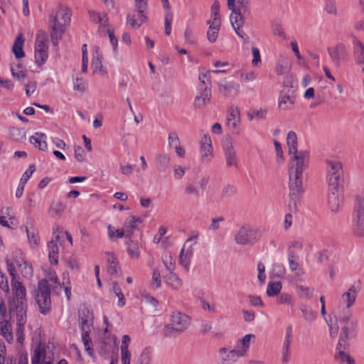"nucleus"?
<instances>
[{"mask_svg":"<svg viewBox=\"0 0 364 364\" xmlns=\"http://www.w3.org/2000/svg\"><path fill=\"white\" fill-rule=\"evenodd\" d=\"M264 230L245 224L240 227L235 235V242L241 245H252L262 236Z\"/></svg>","mask_w":364,"mask_h":364,"instance_id":"39448f33","label":"nucleus"},{"mask_svg":"<svg viewBox=\"0 0 364 364\" xmlns=\"http://www.w3.org/2000/svg\"><path fill=\"white\" fill-rule=\"evenodd\" d=\"M289 154L291 158L289 162V208L291 212L298 209V203L304 192L303 173L309 163V152L306 150H297V136L294 132L290 131L287 137Z\"/></svg>","mask_w":364,"mask_h":364,"instance_id":"f257e3e1","label":"nucleus"},{"mask_svg":"<svg viewBox=\"0 0 364 364\" xmlns=\"http://www.w3.org/2000/svg\"><path fill=\"white\" fill-rule=\"evenodd\" d=\"M292 337V326L290 325L287 328L286 336L284 342L283 348L289 349Z\"/></svg>","mask_w":364,"mask_h":364,"instance_id":"69168bd1","label":"nucleus"},{"mask_svg":"<svg viewBox=\"0 0 364 364\" xmlns=\"http://www.w3.org/2000/svg\"><path fill=\"white\" fill-rule=\"evenodd\" d=\"M343 186H328V203L332 212H338L341 204V195L343 192Z\"/></svg>","mask_w":364,"mask_h":364,"instance_id":"dca6fc26","label":"nucleus"},{"mask_svg":"<svg viewBox=\"0 0 364 364\" xmlns=\"http://www.w3.org/2000/svg\"><path fill=\"white\" fill-rule=\"evenodd\" d=\"M356 326L357 321H352L349 325H345L342 327L338 341L339 346L343 347L344 349H347L348 348V340L355 336Z\"/></svg>","mask_w":364,"mask_h":364,"instance_id":"f8f14e48","label":"nucleus"},{"mask_svg":"<svg viewBox=\"0 0 364 364\" xmlns=\"http://www.w3.org/2000/svg\"><path fill=\"white\" fill-rule=\"evenodd\" d=\"M11 260L16 264L18 267H21L25 262L23 252L20 250H14L12 252V259Z\"/></svg>","mask_w":364,"mask_h":364,"instance_id":"49530a36","label":"nucleus"},{"mask_svg":"<svg viewBox=\"0 0 364 364\" xmlns=\"http://www.w3.org/2000/svg\"><path fill=\"white\" fill-rule=\"evenodd\" d=\"M218 364H232L237 358L241 357L236 351V349H230L226 347L218 350Z\"/></svg>","mask_w":364,"mask_h":364,"instance_id":"a211bd4d","label":"nucleus"},{"mask_svg":"<svg viewBox=\"0 0 364 364\" xmlns=\"http://www.w3.org/2000/svg\"><path fill=\"white\" fill-rule=\"evenodd\" d=\"M300 310L304 318L308 322L314 321L316 318V313L313 311L308 306L301 304Z\"/></svg>","mask_w":364,"mask_h":364,"instance_id":"79ce46f5","label":"nucleus"},{"mask_svg":"<svg viewBox=\"0 0 364 364\" xmlns=\"http://www.w3.org/2000/svg\"><path fill=\"white\" fill-rule=\"evenodd\" d=\"M288 263L292 272H297V274H303L304 273L302 267L298 262V259H288Z\"/></svg>","mask_w":364,"mask_h":364,"instance_id":"603ef678","label":"nucleus"},{"mask_svg":"<svg viewBox=\"0 0 364 364\" xmlns=\"http://www.w3.org/2000/svg\"><path fill=\"white\" fill-rule=\"evenodd\" d=\"M207 23H210L209 29L207 33L208 39L210 42L214 43L217 40L218 33L220 28V19H213L211 23H210L209 21H208Z\"/></svg>","mask_w":364,"mask_h":364,"instance_id":"cd10ccee","label":"nucleus"},{"mask_svg":"<svg viewBox=\"0 0 364 364\" xmlns=\"http://www.w3.org/2000/svg\"><path fill=\"white\" fill-rule=\"evenodd\" d=\"M0 333L9 343L13 342L12 326L9 321L6 320L0 321Z\"/></svg>","mask_w":364,"mask_h":364,"instance_id":"473e14b6","label":"nucleus"},{"mask_svg":"<svg viewBox=\"0 0 364 364\" xmlns=\"http://www.w3.org/2000/svg\"><path fill=\"white\" fill-rule=\"evenodd\" d=\"M108 266H107V270L108 272L110 274H117L118 271L120 269L119 267L118 266V260L117 259L114 257L113 255H111V257L108 259Z\"/></svg>","mask_w":364,"mask_h":364,"instance_id":"a18cd8bd","label":"nucleus"},{"mask_svg":"<svg viewBox=\"0 0 364 364\" xmlns=\"http://www.w3.org/2000/svg\"><path fill=\"white\" fill-rule=\"evenodd\" d=\"M296 292L300 298L311 299L313 296L314 289L304 285L296 284Z\"/></svg>","mask_w":364,"mask_h":364,"instance_id":"58836bf2","label":"nucleus"},{"mask_svg":"<svg viewBox=\"0 0 364 364\" xmlns=\"http://www.w3.org/2000/svg\"><path fill=\"white\" fill-rule=\"evenodd\" d=\"M45 354V350L38 346L34 350L33 355L31 358L32 364H40L41 356Z\"/></svg>","mask_w":364,"mask_h":364,"instance_id":"4d7b16f0","label":"nucleus"},{"mask_svg":"<svg viewBox=\"0 0 364 364\" xmlns=\"http://www.w3.org/2000/svg\"><path fill=\"white\" fill-rule=\"evenodd\" d=\"M327 181L328 186H343V168L340 161L326 160Z\"/></svg>","mask_w":364,"mask_h":364,"instance_id":"423d86ee","label":"nucleus"},{"mask_svg":"<svg viewBox=\"0 0 364 364\" xmlns=\"http://www.w3.org/2000/svg\"><path fill=\"white\" fill-rule=\"evenodd\" d=\"M225 220V218L223 216H218L217 218H214L211 219V223L209 225L208 229L210 230H218L220 229V223L223 222Z\"/></svg>","mask_w":364,"mask_h":364,"instance_id":"680f3d73","label":"nucleus"},{"mask_svg":"<svg viewBox=\"0 0 364 364\" xmlns=\"http://www.w3.org/2000/svg\"><path fill=\"white\" fill-rule=\"evenodd\" d=\"M171 22H172V14L170 12H167L165 16V18H164L165 33L167 36H169L171 34Z\"/></svg>","mask_w":364,"mask_h":364,"instance_id":"0e129e2a","label":"nucleus"},{"mask_svg":"<svg viewBox=\"0 0 364 364\" xmlns=\"http://www.w3.org/2000/svg\"><path fill=\"white\" fill-rule=\"evenodd\" d=\"M201 158L203 161L208 162L213 157L211 139L209 136L205 135L200 144Z\"/></svg>","mask_w":364,"mask_h":364,"instance_id":"6ab92c4d","label":"nucleus"},{"mask_svg":"<svg viewBox=\"0 0 364 364\" xmlns=\"http://www.w3.org/2000/svg\"><path fill=\"white\" fill-rule=\"evenodd\" d=\"M91 68L93 70V73H96L98 71L103 74L106 73L102 67V55L100 53V48L97 46H95L93 50Z\"/></svg>","mask_w":364,"mask_h":364,"instance_id":"4be33fe9","label":"nucleus"},{"mask_svg":"<svg viewBox=\"0 0 364 364\" xmlns=\"http://www.w3.org/2000/svg\"><path fill=\"white\" fill-rule=\"evenodd\" d=\"M250 0H227V6L232 11L230 21L235 33L242 39L246 35L240 28L244 25L245 16L250 14Z\"/></svg>","mask_w":364,"mask_h":364,"instance_id":"f03ea898","label":"nucleus"},{"mask_svg":"<svg viewBox=\"0 0 364 364\" xmlns=\"http://www.w3.org/2000/svg\"><path fill=\"white\" fill-rule=\"evenodd\" d=\"M240 122V112L237 107H231L229 109L228 117V125L234 132L238 129V124Z\"/></svg>","mask_w":364,"mask_h":364,"instance_id":"bb28decb","label":"nucleus"},{"mask_svg":"<svg viewBox=\"0 0 364 364\" xmlns=\"http://www.w3.org/2000/svg\"><path fill=\"white\" fill-rule=\"evenodd\" d=\"M90 328L85 329L82 331V341L85 346V350L87 352L90 356L93 355V349L92 348V342L90 336L89 331Z\"/></svg>","mask_w":364,"mask_h":364,"instance_id":"4c0bfd02","label":"nucleus"},{"mask_svg":"<svg viewBox=\"0 0 364 364\" xmlns=\"http://www.w3.org/2000/svg\"><path fill=\"white\" fill-rule=\"evenodd\" d=\"M185 193L188 196H193L196 198L200 197V192L197 187L193 184L188 183L185 188Z\"/></svg>","mask_w":364,"mask_h":364,"instance_id":"bf43d9fd","label":"nucleus"},{"mask_svg":"<svg viewBox=\"0 0 364 364\" xmlns=\"http://www.w3.org/2000/svg\"><path fill=\"white\" fill-rule=\"evenodd\" d=\"M161 274L158 269H154L152 274L151 284L155 288L161 287Z\"/></svg>","mask_w":364,"mask_h":364,"instance_id":"052dcab7","label":"nucleus"},{"mask_svg":"<svg viewBox=\"0 0 364 364\" xmlns=\"http://www.w3.org/2000/svg\"><path fill=\"white\" fill-rule=\"evenodd\" d=\"M290 69V62L287 58H282L280 59L276 67V73L279 75H282Z\"/></svg>","mask_w":364,"mask_h":364,"instance_id":"c03bdc74","label":"nucleus"},{"mask_svg":"<svg viewBox=\"0 0 364 364\" xmlns=\"http://www.w3.org/2000/svg\"><path fill=\"white\" fill-rule=\"evenodd\" d=\"M93 324L92 313L87 309H82L79 314V326L81 331L90 328Z\"/></svg>","mask_w":364,"mask_h":364,"instance_id":"aec40b11","label":"nucleus"},{"mask_svg":"<svg viewBox=\"0 0 364 364\" xmlns=\"http://www.w3.org/2000/svg\"><path fill=\"white\" fill-rule=\"evenodd\" d=\"M267 115V111L263 109H259V110H251L247 114V117L249 120H252L255 118L257 119H265Z\"/></svg>","mask_w":364,"mask_h":364,"instance_id":"de8ad7c7","label":"nucleus"},{"mask_svg":"<svg viewBox=\"0 0 364 364\" xmlns=\"http://www.w3.org/2000/svg\"><path fill=\"white\" fill-rule=\"evenodd\" d=\"M147 2L148 0H134V8L138 13V19H135V14H128L127 17V23L132 28L137 29L147 21Z\"/></svg>","mask_w":364,"mask_h":364,"instance_id":"1a4fd4ad","label":"nucleus"},{"mask_svg":"<svg viewBox=\"0 0 364 364\" xmlns=\"http://www.w3.org/2000/svg\"><path fill=\"white\" fill-rule=\"evenodd\" d=\"M236 193V188L232 185L225 186L221 192L222 198H229L233 196Z\"/></svg>","mask_w":364,"mask_h":364,"instance_id":"13d9d810","label":"nucleus"},{"mask_svg":"<svg viewBox=\"0 0 364 364\" xmlns=\"http://www.w3.org/2000/svg\"><path fill=\"white\" fill-rule=\"evenodd\" d=\"M33 296L38 306L40 312L46 315L51 310L50 289L47 279L38 282L33 291Z\"/></svg>","mask_w":364,"mask_h":364,"instance_id":"20e7f679","label":"nucleus"},{"mask_svg":"<svg viewBox=\"0 0 364 364\" xmlns=\"http://www.w3.org/2000/svg\"><path fill=\"white\" fill-rule=\"evenodd\" d=\"M211 98V90L208 85L205 86L200 94L195 97L194 107L198 109L203 108L210 102Z\"/></svg>","mask_w":364,"mask_h":364,"instance_id":"412c9836","label":"nucleus"},{"mask_svg":"<svg viewBox=\"0 0 364 364\" xmlns=\"http://www.w3.org/2000/svg\"><path fill=\"white\" fill-rule=\"evenodd\" d=\"M358 294V288L355 285H352L348 291L342 294V299L346 302V307L350 309L352 307L355 301Z\"/></svg>","mask_w":364,"mask_h":364,"instance_id":"7c9ffc66","label":"nucleus"},{"mask_svg":"<svg viewBox=\"0 0 364 364\" xmlns=\"http://www.w3.org/2000/svg\"><path fill=\"white\" fill-rule=\"evenodd\" d=\"M255 337L253 334H247L237 341L236 351L239 355L243 357L246 355L250 348V341Z\"/></svg>","mask_w":364,"mask_h":364,"instance_id":"b1692460","label":"nucleus"},{"mask_svg":"<svg viewBox=\"0 0 364 364\" xmlns=\"http://www.w3.org/2000/svg\"><path fill=\"white\" fill-rule=\"evenodd\" d=\"M337 349L338 350V353L337 358L343 363L349 362L352 359H353L348 352L346 351V349H344L343 347H341L338 345Z\"/></svg>","mask_w":364,"mask_h":364,"instance_id":"864d4df0","label":"nucleus"},{"mask_svg":"<svg viewBox=\"0 0 364 364\" xmlns=\"http://www.w3.org/2000/svg\"><path fill=\"white\" fill-rule=\"evenodd\" d=\"M65 205L60 200H54L49 208V213L53 217L61 216L65 210Z\"/></svg>","mask_w":364,"mask_h":364,"instance_id":"e433bc0d","label":"nucleus"},{"mask_svg":"<svg viewBox=\"0 0 364 364\" xmlns=\"http://www.w3.org/2000/svg\"><path fill=\"white\" fill-rule=\"evenodd\" d=\"M75 157L78 162H82L85 160V151L80 146L74 147Z\"/></svg>","mask_w":364,"mask_h":364,"instance_id":"338daca9","label":"nucleus"},{"mask_svg":"<svg viewBox=\"0 0 364 364\" xmlns=\"http://www.w3.org/2000/svg\"><path fill=\"white\" fill-rule=\"evenodd\" d=\"M189 323L188 316L179 312L173 313L171 323L165 326L164 335L170 337L174 336L175 333H180L188 328Z\"/></svg>","mask_w":364,"mask_h":364,"instance_id":"6e6552de","label":"nucleus"},{"mask_svg":"<svg viewBox=\"0 0 364 364\" xmlns=\"http://www.w3.org/2000/svg\"><path fill=\"white\" fill-rule=\"evenodd\" d=\"M282 289L280 282H269L267 287V294L269 296L278 295Z\"/></svg>","mask_w":364,"mask_h":364,"instance_id":"37998d69","label":"nucleus"},{"mask_svg":"<svg viewBox=\"0 0 364 364\" xmlns=\"http://www.w3.org/2000/svg\"><path fill=\"white\" fill-rule=\"evenodd\" d=\"M218 91L223 96L234 97L239 93L240 85L234 81L220 80L218 82Z\"/></svg>","mask_w":364,"mask_h":364,"instance_id":"ddd939ff","label":"nucleus"},{"mask_svg":"<svg viewBox=\"0 0 364 364\" xmlns=\"http://www.w3.org/2000/svg\"><path fill=\"white\" fill-rule=\"evenodd\" d=\"M150 363L151 356L149 352L147 350H143L138 358L137 364H150Z\"/></svg>","mask_w":364,"mask_h":364,"instance_id":"e2e57ef3","label":"nucleus"},{"mask_svg":"<svg viewBox=\"0 0 364 364\" xmlns=\"http://www.w3.org/2000/svg\"><path fill=\"white\" fill-rule=\"evenodd\" d=\"M170 156L165 153H161L156 156L155 165L158 171L165 172L171 166Z\"/></svg>","mask_w":364,"mask_h":364,"instance_id":"5701e85b","label":"nucleus"},{"mask_svg":"<svg viewBox=\"0 0 364 364\" xmlns=\"http://www.w3.org/2000/svg\"><path fill=\"white\" fill-rule=\"evenodd\" d=\"M71 10L69 8L60 9L55 15L50 16V22L52 23L50 38L54 46H57L62 38L65 31V26L70 21Z\"/></svg>","mask_w":364,"mask_h":364,"instance_id":"7ed1b4c3","label":"nucleus"},{"mask_svg":"<svg viewBox=\"0 0 364 364\" xmlns=\"http://www.w3.org/2000/svg\"><path fill=\"white\" fill-rule=\"evenodd\" d=\"M252 53L253 55L252 64L253 66H257L259 64L261 63V56L259 50L257 48L253 47L252 49Z\"/></svg>","mask_w":364,"mask_h":364,"instance_id":"774afa93","label":"nucleus"},{"mask_svg":"<svg viewBox=\"0 0 364 364\" xmlns=\"http://www.w3.org/2000/svg\"><path fill=\"white\" fill-rule=\"evenodd\" d=\"M82 73H86L87 72L88 57L87 51V44H83L82 46Z\"/></svg>","mask_w":364,"mask_h":364,"instance_id":"3c124183","label":"nucleus"},{"mask_svg":"<svg viewBox=\"0 0 364 364\" xmlns=\"http://www.w3.org/2000/svg\"><path fill=\"white\" fill-rule=\"evenodd\" d=\"M325 10L329 14L337 16V8L335 0H326Z\"/></svg>","mask_w":364,"mask_h":364,"instance_id":"6e6d98bb","label":"nucleus"},{"mask_svg":"<svg viewBox=\"0 0 364 364\" xmlns=\"http://www.w3.org/2000/svg\"><path fill=\"white\" fill-rule=\"evenodd\" d=\"M23 43L24 38L23 37V35L22 33H19L17 36L12 47V51L16 58H21L25 55L24 51L23 50Z\"/></svg>","mask_w":364,"mask_h":364,"instance_id":"f704fd0d","label":"nucleus"},{"mask_svg":"<svg viewBox=\"0 0 364 364\" xmlns=\"http://www.w3.org/2000/svg\"><path fill=\"white\" fill-rule=\"evenodd\" d=\"M193 238H196V236L193 237H191L186 241L184 246L180 252L179 262L186 269H188L191 258L193 254V250L192 247L193 245L195 244V242H192Z\"/></svg>","mask_w":364,"mask_h":364,"instance_id":"2eb2a0df","label":"nucleus"},{"mask_svg":"<svg viewBox=\"0 0 364 364\" xmlns=\"http://www.w3.org/2000/svg\"><path fill=\"white\" fill-rule=\"evenodd\" d=\"M59 240V236L56 235L55 240H52L48 243V257L51 264H56L58 259V247L57 242Z\"/></svg>","mask_w":364,"mask_h":364,"instance_id":"c756f323","label":"nucleus"},{"mask_svg":"<svg viewBox=\"0 0 364 364\" xmlns=\"http://www.w3.org/2000/svg\"><path fill=\"white\" fill-rule=\"evenodd\" d=\"M277 303L279 304H286L291 306L294 304L292 296L287 293L280 294L277 298Z\"/></svg>","mask_w":364,"mask_h":364,"instance_id":"09e8293b","label":"nucleus"},{"mask_svg":"<svg viewBox=\"0 0 364 364\" xmlns=\"http://www.w3.org/2000/svg\"><path fill=\"white\" fill-rule=\"evenodd\" d=\"M6 262L7 264V269L9 274L11 275V282L18 281L16 277H18V273L16 269V267L14 263L9 258L6 259Z\"/></svg>","mask_w":364,"mask_h":364,"instance_id":"8fccbe9b","label":"nucleus"},{"mask_svg":"<svg viewBox=\"0 0 364 364\" xmlns=\"http://www.w3.org/2000/svg\"><path fill=\"white\" fill-rule=\"evenodd\" d=\"M353 44L354 59L358 65H364V44L358 39H355Z\"/></svg>","mask_w":364,"mask_h":364,"instance_id":"a878e982","label":"nucleus"},{"mask_svg":"<svg viewBox=\"0 0 364 364\" xmlns=\"http://www.w3.org/2000/svg\"><path fill=\"white\" fill-rule=\"evenodd\" d=\"M142 219L140 217H136L134 215H129L124 223V228L126 231V234H129L137 228V223H141Z\"/></svg>","mask_w":364,"mask_h":364,"instance_id":"c9c22d12","label":"nucleus"},{"mask_svg":"<svg viewBox=\"0 0 364 364\" xmlns=\"http://www.w3.org/2000/svg\"><path fill=\"white\" fill-rule=\"evenodd\" d=\"M125 238L127 240V244L128 245L127 252L129 256L133 259H139L140 255L139 245L138 242H134L132 239L129 234H126Z\"/></svg>","mask_w":364,"mask_h":364,"instance_id":"2f4dec72","label":"nucleus"},{"mask_svg":"<svg viewBox=\"0 0 364 364\" xmlns=\"http://www.w3.org/2000/svg\"><path fill=\"white\" fill-rule=\"evenodd\" d=\"M352 231L354 236H364V198L358 197L353 208Z\"/></svg>","mask_w":364,"mask_h":364,"instance_id":"0eeeda50","label":"nucleus"},{"mask_svg":"<svg viewBox=\"0 0 364 364\" xmlns=\"http://www.w3.org/2000/svg\"><path fill=\"white\" fill-rule=\"evenodd\" d=\"M166 282L174 289H178L182 287L181 280L173 272L166 275Z\"/></svg>","mask_w":364,"mask_h":364,"instance_id":"ea45409f","label":"nucleus"},{"mask_svg":"<svg viewBox=\"0 0 364 364\" xmlns=\"http://www.w3.org/2000/svg\"><path fill=\"white\" fill-rule=\"evenodd\" d=\"M14 310L16 311V326L24 327V324L26 322L27 306L10 307V311Z\"/></svg>","mask_w":364,"mask_h":364,"instance_id":"72a5a7b5","label":"nucleus"},{"mask_svg":"<svg viewBox=\"0 0 364 364\" xmlns=\"http://www.w3.org/2000/svg\"><path fill=\"white\" fill-rule=\"evenodd\" d=\"M22 67L23 65L20 63H17L15 65L11 64V72L12 76L18 80H20L21 78H25L27 76Z\"/></svg>","mask_w":364,"mask_h":364,"instance_id":"a19ab883","label":"nucleus"},{"mask_svg":"<svg viewBox=\"0 0 364 364\" xmlns=\"http://www.w3.org/2000/svg\"><path fill=\"white\" fill-rule=\"evenodd\" d=\"M337 349L338 350V353L337 358L343 363L349 362L352 359H353L348 352L346 351V349H344L343 347H341L338 345Z\"/></svg>","mask_w":364,"mask_h":364,"instance_id":"5fc2aeb1","label":"nucleus"},{"mask_svg":"<svg viewBox=\"0 0 364 364\" xmlns=\"http://www.w3.org/2000/svg\"><path fill=\"white\" fill-rule=\"evenodd\" d=\"M226 166L231 167L232 166L237 168V160L236 151L234 149L233 143L231 139H228L223 148Z\"/></svg>","mask_w":364,"mask_h":364,"instance_id":"f3484780","label":"nucleus"},{"mask_svg":"<svg viewBox=\"0 0 364 364\" xmlns=\"http://www.w3.org/2000/svg\"><path fill=\"white\" fill-rule=\"evenodd\" d=\"M289 92L282 90L279 95V107L284 110L291 109L294 104V97Z\"/></svg>","mask_w":364,"mask_h":364,"instance_id":"393cba45","label":"nucleus"},{"mask_svg":"<svg viewBox=\"0 0 364 364\" xmlns=\"http://www.w3.org/2000/svg\"><path fill=\"white\" fill-rule=\"evenodd\" d=\"M328 54L336 66L341 65V60H344L348 56V51L345 45L337 44L334 47L328 48Z\"/></svg>","mask_w":364,"mask_h":364,"instance_id":"4468645a","label":"nucleus"},{"mask_svg":"<svg viewBox=\"0 0 364 364\" xmlns=\"http://www.w3.org/2000/svg\"><path fill=\"white\" fill-rule=\"evenodd\" d=\"M14 298L11 306H27L26 289L19 281L11 282Z\"/></svg>","mask_w":364,"mask_h":364,"instance_id":"9b49d317","label":"nucleus"},{"mask_svg":"<svg viewBox=\"0 0 364 364\" xmlns=\"http://www.w3.org/2000/svg\"><path fill=\"white\" fill-rule=\"evenodd\" d=\"M46 135L43 133L36 132L30 137V143L33 144L36 148L41 151L47 149V143L46 141Z\"/></svg>","mask_w":364,"mask_h":364,"instance_id":"c85d7f7f","label":"nucleus"},{"mask_svg":"<svg viewBox=\"0 0 364 364\" xmlns=\"http://www.w3.org/2000/svg\"><path fill=\"white\" fill-rule=\"evenodd\" d=\"M48 39L46 36H37L35 45V59L38 65L46 63L48 59Z\"/></svg>","mask_w":364,"mask_h":364,"instance_id":"9d476101","label":"nucleus"}]
</instances>
